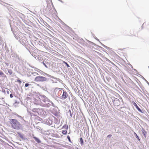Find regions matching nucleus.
<instances>
[{"label": "nucleus", "instance_id": "f257e3e1", "mask_svg": "<svg viewBox=\"0 0 149 149\" xmlns=\"http://www.w3.org/2000/svg\"><path fill=\"white\" fill-rule=\"evenodd\" d=\"M10 123L12 128L15 130H19L22 127V125L17 120L13 119L10 120Z\"/></svg>", "mask_w": 149, "mask_h": 149}, {"label": "nucleus", "instance_id": "f03ea898", "mask_svg": "<svg viewBox=\"0 0 149 149\" xmlns=\"http://www.w3.org/2000/svg\"><path fill=\"white\" fill-rule=\"evenodd\" d=\"M46 78L42 76H39L36 77L34 81L36 82H43L47 81Z\"/></svg>", "mask_w": 149, "mask_h": 149}, {"label": "nucleus", "instance_id": "7ed1b4c3", "mask_svg": "<svg viewBox=\"0 0 149 149\" xmlns=\"http://www.w3.org/2000/svg\"><path fill=\"white\" fill-rule=\"evenodd\" d=\"M32 111L34 113H37L38 115L41 114V110L39 108H33L32 109Z\"/></svg>", "mask_w": 149, "mask_h": 149}, {"label": "nucleus", "instance_id": "20e7f679", "mask_svg": "<svg viewBox=\"0 0 149 149\" xmlns=\"http://www.w3.org/2000/svg\"><path fill=\"white\" fill-rule=\"evenodd\" d=\"M68 94L65 91H63V94L61 96V99H65L67 98L68 97Z\"/></svg>", "mask_w": 149, "mask_h": 149}, {"label": "nucleus", "instance_id": "39448f33", "mask_svg": "<svg viewBox=\"0 0 149 149\" xmlns=\"http://www.w3.org/2000/svg\"><path fill=\"white\" fill-rule=\"evenodd\" d=\"M113 104L116 106H118L120 104V101L119 100L117 99L114 100L113 101Z\"/></svg>", "mask_w": 149, "mask_h": 149}, {"label": "nucleus", "instance_id": "423d86ee", "mask_svg": "<svg viewBox=\"0 0 149 149\" xmlns=\"http://www.w3.org/2000/svg\"><path fill=\"white\" fill-rule=\"evenodd\" d=\"M133 105L136 107V108L138 109V110L139 111L141 112V110L140 109V108L138 107L137 104L136 103L134 102L133 103Z\"/></svg>", "mask_w": 149, "mask_h": 149}, {"label": "nucleus", "instance_id": "0eeeda50", "mask_svg": "<svg viewBox=\"0 0 149 149\" xmlns=\"http://www.w3.org/2000/svg\"><path fill=\"white\" fill-rule=\"evenodd\" d=\"M17 134L22 139L24 138V135L23 134H22L21 132H17Z\"/></svg>", "mask_w": 149, "mask_h": 149}, {"label": "nucleus", "instance_id": "6e6552de", "mask_svg": "<svg viewBox=\"0 0 149 149\" xmlns=\"http://www.w3.org/2000/svg\"><path fill=\"white\" fill-rule=\"evenodd\" d=\"M142 134L144 136V137H146V134H147V132L146 131L143 129H142Z\"/></svg>", "mask_w": 149, "mask_h": 149}, {"label": "nucleus", "instance_id": "1a4fd4ad", "mask_svg": "<svg viewBox=\"0 0 149 149\" xmlns=\"http://www.w3.org/2000/svg\"><path fill=\"white\" fill-rule=\"evenodd\" d=\"M33 138L38 143H41L40 141L36 137H33Z\"/></svg>", "mask_w": 149, "mask_h": 149}, {"label": "nucleus", "instance_id": "9d476101", "mask_svg": "<svg viewBox=\"0 0 149 149\" xmlns=\"http://www.w3.org/2000/svg\"><path fill=\"white\" fill-rule=\"evenodd\" d=\"M63 128H64L65 130H67L68 129V126L67 125H64L62 127Z\"/></svg>", "mask_w": 149, "mask_h": 149}, {"label": "nucleus", "instance_id": "9b49d317", "mask_svg": "<svg viewBox=\"0 0 149 149\" xmlns=\"http://www.w3.org/2000/svg\"><path fill=\"white\" fill-rule=\"evenodd\" d=\"M62 133L64 134H66L67 133V130H63L62 131Z\"/></svg>", "mask_w": 149, "mask_h": 149}, {"label": "nucleus", "instance_id": "f8f14e48", "mask_svg": "<svg viewBox=\"0 0 149 149\" xmlns=\"http://www.w3.org/2000/svg\"><path fill=\"white\" fill-rule=\"evenodd\" d=\"M8 72L11 75L13 73V71L11 69H8Z\"/></svg>", "mask_w": 149, "mask_h": 149}, {"label": "nucleus", "instance_id": "ddd939ff", "mask_svg": "<svg viewBox=\"0 0 149 149\" xmlns=\"http://www.w3.org/2000/svg\"><path fill=\"white\" fill-rule=\"evenodd\" d=\"M134 134L136 138L138 139V140L139 141H140V139H139L138 136V135H137L136 134L135 132H134Z\"/></svg>", "mask_w": 149, "mask_h": 149}, {"label": "nucleus", "instance_id": "4468645a", "mask_svg": "<svg viewBox=\"0 0 149 149\" xmlns=\"http://www.w3.org/2000/svg\"><path fill=\"white\" fill-rule=\"evenodd\" d=\"M63 63L66 65L68 68H69L70 67V65L66 62L63 61Z\"/></svg>", "mask_w": 149, "mask_h": 149}, {"label": "nucleus", "instance_id": "2eb2a0df", "mask_svg": "<svg viewBox=\"0 0 149 149\" xmlns=\"http://www.w3.org/2000/svg\"><path fill=\"white\" fill-rule=\"evenodd\" d=\"M17 81L19 84H21L22 83V81L19 79H18Z\"/></svg>", "mask_w": 149, "mask_h": 149}, {"label": "nucleus", "instance_id": "dca6fc26", "mask_svg": "<svg viewBox=\"0 0 149 149\" xmlns=\"http://www.w3.org/2000/svg\"><path fill=\"white\" fill-rule=\"evenodd\" d=\"M4 75V74L2 71L0 72V75L3 76Z\"/></svg>", "mask_w": 149, "mask_h": 149}, {"label": "nucleus", "instance_id": "f3484780", "mask_svg": "<svg viewBox=\"0 0 149 149\" xmlns=\"http://www.w3.org/2000/svg\"><path fill=\"white\" fill-rule=\"evenodd\" d=\"M30 84H29L28 83H26L25 84V87H28L29 86Z\"/></svg>", "mask_w": 149, "mask_h": 149}, {"label": "nucleus", "instance_id": "a211bd4d", "mask_svg": "<svg viewBox=\"0 0 149 149\" xmlns=\"http://www.w3.org/2000/svg\"><path fill=\"white\" fill-rule=\"evenodd\" d=\"M80 141L82 143H83V139H82V138H81L80 139Z\"/></svg>", "mask_w": 149, "mask_h": 149}, {"label": "nucleus", "instance_id": "6ab92c4d", "mask_svg": "<svg viewBox=\"0 0 149 149\" xmlns=\"http://www.w3.org/2000/svg\"><path fill=\"white\" fill-rule=\"evenodd\" d=\"M10 97L11 98H12L13 97V96L12 94H11L10 95Z\"/></svg>", "mask_w": 149, "mask_h": 149}, {"label": "nucleus", "instance_id": "aec40b11", "mask_svg": "<svg viewBox=\"0 0 149 149\" xmlns=\"http://www.w3.org/2000/svg\"><path fill=\"white\" fill-rule=\"evenodd\" d=\"M67 138H68V139L69 140H70V136H67Z\"/></svg>", "mask_w": 149, "mask_h": 149}, {"label": "nucleus", "instance_id": "412c9836", "mask_svg": "<svg viewBox=\"0 0 149 149\" xmlns=\"http://www.w3.org/2000/svg\"><path fill=\"white\" fill-rule=\"evenodd\" d=\"M112 136V135L111 134H109L108 135L107 137H111Z\"/></svg>", "mask_w": 149, "mask_h": 149}, {"label": "nucleus", "instance_id": "4be33fe9", "mask_svg": "<svg viewBox=\"0 0 149 149\" xmlns=\"http://www.w3.org/2000/svg\"><path fill=\"white\" fill-rule=\"evenodd\" d=\"M5 63L7 66H8L9 64L8 63Z\"/></svg>", "mask_w": 149, "mask_h": 149}, {"label": "nucleus", "instance_id": "5701e85b", "mask_svg": "<svg viewBox=\"0 0 149 149\" xmlns=\"http://www.w3.org/2000/svg\"><path fill=\"white\" fill-rule=\"evenodd\" d=\"M43 64L44 65H45V67H47V66L45 64V63H43Z\"/></svg>", "mask_w": 149, "mask_h": 149}, {"label": "nucleus", "instance_id": "b1692460", "mask_svg": "<svg viewBox=\"0 0 149 149\" xmlns=\"http://www.w3.org/2000/svg\"><path fill=\"white\" fill-rule=\"evenodd\" d=\"M43 64L44 65H45V67H47V66L45 64V63H43Z\"/></svg>", "mask_w": 149, "mask_h": 149}]
</instances>
